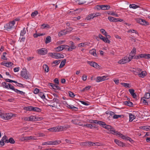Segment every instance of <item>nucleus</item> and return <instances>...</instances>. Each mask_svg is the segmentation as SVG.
Here are the masks:
<instances>
[{
  "instance_id": "obj_58",
  "label": "nucleus",
  "mask_w": 150,
  "mask_h": 150,
  "mask_svg": "<svg viewBox=\"0 0 150 150\" xmlns=\"http://www.w3.org/2000/svg\"><path fill=\"white\" fill-rule=\"evenodd\" d=\"M91 87V86H86L82 90V91L84 92L87 91Z\"/></svg>"
},
{
  "instance_id": "obj_43",
  "label": "nucleus",
  "mask_w": 150,
  "mask_h": 150,
  "mask_svg": "<svg viewBox=\"0 0 150 150\" xmlns=\"http://www.w3.org/2000/svg\"><path fill=\"white\" fill-rule=\"evenodd\" d=\"M26 33V30L25 28H24L23 30L21 31L20 35L21 36H23Z\"/></svg>"
},
{
  "instance_id": "obj_29",
  "label": "nucleus",
  "mask_w": 150,
  "mask_h": 150,
  "mask_svg": "<svg viewBox=\"0 0 150 150\" xmlns=\"http://www.w3.org/2000/svg\"><path fill=\"white\" fill-rule=\"evenodd\" d=\"M141 100L145 105H148L149 103L150 104V102L149 101H148L146 100H145L144 99V98L141 99Z\"/></svg>"
},
{
  "instance_id": "obj_21",
  "label": "nucleus",
  "mask_w": 150,
  "mask_h": 150,
  "mask_svg": "<svg viewBox=\"0 0 150 150\" xmlns=\"http://www.w3.org/2000/svg\"><path fill=\"white\" fill-rule=\"evenodd\" d=\"M64 46L63 45H61L55 48V50L57 52H59L62 51L63 50V47Z\"/></svg>"
},
{
  "instance_id": "obj_36",
  "label": "nucleus",
  "mask_w": 150,
  "mask_h": 150,
  "mask_svg": "<svg viewBox=\"0 0 150 150\" xmlns=\"http://www.w3.org/2000/svg\"><path fill=\"white\" fill-rule=\"evenodd\" d=\"M76 2L79 4H82L85 3L86 1L84 0H75Z\"/></svg>"
},
{
  "instance_id": "obj_54",
  "label": "nucleus",
  "mask_w": 150,
  "mask_h": 150,
  "mask_svg": "<svg viewBox=\"0 0 150 150\" xmlns=\"http://www.w3.org/2000/svg\"><path fill=\"white\" fill-rule=\"evenodd\" d=\"M88 122L91 123H95L96 124V122H97L98 120H88Z\"/></svg>"
},
{
  "instance_id": "obj_60",
  "label": "nucleus",
  "mask_w": 150,
  "mask_h": 150,
  "mask_svg": "<svg viewBox=\"0 0 150 150\" xmlns=\"http://www.w3.org/2000/svg\"><path fill=\"white\" fill-rule=\"evenodd\" d=\"M100 32L104 35H106L107 34V33L105 31V30L104 29H101L100 30Z\"/></svg>"
},
{
  "instance_id": "obj_44",
  "label": "nucleus",
  "mask_w": 150,
  "mask_h": 150,
  "mask_svg": "<svg viewBox=\"0 0 150 150\" xmlns=\"http://www.w3.org/2000/svg\"><path fill=\"white\" fill-rule=\"evenodd\" d=\"M8 89L10 88L11 89L15 92L16 90L17 89H15L14 87L10 83H8Z\"/></svg>"
},
{
  "instance_id": "obj_50",
  "label": "nucleus",
  "mask_w": 150,
  "mask_h": 150,
  "mask_svg": "<svg viewBox=\"0 0 150 150\" xmlns=\"http://www.w3.org/2000/svg\"><path fill=\"white\" fill-rule=\"evenodd\" d=\"M42 146L44 145H51L50 143V141L43 143L42 144Z\"/></svg>"
},
{
  "instance_id": "obj_23",
  "label": "nucleus",
  "mask_w": 150,
  "mask_h": 150,
  "mask_svg": "<svg viewBox=\"0 0 150 150\" xmlns=\"http://www.w3.org/2000/svg\"><path fill=\"white\" fill-rule=\"evenodd\" d=\"M57 127H52L51 128H50L48 129V130L49 131L51 132H58V130H57Z\"/></svg>"
},
{
  "instance_id": "obj_61",
  "label": "nucleus",
  "mask_w": 150,
  "mask_h": 150,
  "mask_svg": "<svg viewBox=\"0 0 150 150\" xmlns=\"http://www.w3.org/2000/svg\"><path fill=\"white\" fill-rule=\"evenodd\" d=\"M6 81L7 82H13V83H17V81H13V80H10L9 79H6Z\"/></svg>"
},
{
  "instance_id": "obj_13",
  "label": "nucleus",
  "mask_w": 150,
  "mask_h": 150,
  "mask_svg": "<svg viewBox=\"0 0 150 150\" xmlns=\"http://www.w3.org/2000/svg\"><path fill=\"white\" fill-rule=\"evenodd\" d=\"M98 37L104 42L107 43H110V41L108 39H107V38H106L103 37L101 34H99Z\"/></svg>"
},
{
  "instance_id": "obj_64",
  "label": "nucleus",
  "mask_w": 150,
  "mask_h": 150,
  "mask_svg": "<svg viewBox=\"0 0 150 150\" xmlns=\"http://www.w3.org/2000/svg\"><path fill=\"white\" fill-rule=\"evenodd\" d=\"M7 139V136L6 135H4L2 137L1 140H2V141H4L6 143V140H8V139Z\"/></svg>"
},
{
  "instance_id": "obj_4",
  "label": "nucleus",
  "mask_w": 150,
  "mask_h": 150,
  "mask_svg": "<svg viewBox=\"0 0 150 150\" xmlns=\"http://www.w3.org/2000/svg\"><path fill=\"white\" fill-rule=\"evenodd\" d=\"M15 24V21H13L7 24L6 26H5V27L6 28L7 30H9L15 27L14 25Z\"/></svg>"
},
{
  "instance_id": "obj_15",
  "label": "nucleus",
  "mask_w": 150,
  "mask_h": 150,
  "mask_svg": "<svg viewBox=\"0 0 150 150\" xmlns=\"http://www.w3.org/2000/svg\"><path fill=\"white\" fill-rule=\"evenodd\" d=\"M1 64L2 65L4 66L7 67H10V66L13 65V63L11 62H2Z\"/></svg>"
},
{
  "instance_id": "obj_49",
  "label": "nucleus",
  "mask_w": 150,
  "mask_h": 150,
  "mask_svg": "<svg viewBox=\"0 0 150 150\" xmlns=\"http://www.w3.org/2000/svg\"><path fill=\"white\" fill-rule=\"evenodd\" d=\"M77 10H73L72 11H69L68 12V13L69 14L71 15H75L76 13V11Z\"/></svg>"
},
{
  "instance_id": "obj_24",
  "label": "nucleus",
  "mask_w": 150,
  "mask_h": 150,
  "mask_svg": "<svg viewBox=\"0 0 150 150\" xmlns=\"http://www.w3.org/2000/svg\"><path fill=\"white\" fill-rule=\"evenodd\" d=\"M15 142V140L12 137H10L8 140L6 141V143H10L11 144H14Z\"/></svg>"
},
{
  "instance_id": "obj_51",
  "label": "nucleus",
  "mask_w": 150,
  "mask_h": 150,
  "mask_svg": "<svg viewBox=\"0 0 150 150\" xmlns=\"http://www.w3.org/2000/svg\"><path fill=\"white\" fill-rule=\"evenodd\" d=\"M150 97V95L149 93H146L145 94L144 98H146L147 99H148Z\"/></svg>"
},
{
  "instance_id": "obj_48",
  "label": "nucleus",
  "mask_w": 150,
  "mask_h": 150,
  "mask_svg": "<svg viewBox=\"0 0 150 150\" xmlns=\"http://www.w3.org/2000/svg\"><path fill=\"white\" fill-rule=\"evenodd\" d=\"M87 42L81 43L78 44V46L79 47H84L87 45Z\"/></svg>"
},
{
  "instance_id": "obj_5",
  "label": "nucleus",
  "mask_w": 150,
  "mask_h": 150,
  "mask_svg": "<svg viewBox=\"0 0 150 150\" xmlns=\"http://www.w3.org/2000/svg\"><path fill=\"white\" fill-rule=\"evenodd\" d=\"M21 75L22 77L26 79L29 78V75L26 69H23L21 72Z\"/></svg>"
},
{
  "instance_id": "obj_42",
  "label": "nucleus",
  "mask_w": 150,
  "mask_h": 150,
  "mask_svg": "<svg viewBox=\"0 0 150 150\" xmlns=\"http://www.w3.org/2000/svg\"><path fill=\"white\" fill-rule=\"evenodd\" d=\"M38 95L42 99H44L45 98V96L42 92H40L38 93Z\"/></svg>"
},
{
  "instance_id": "obj_47",
  "label": "nucleus",
  "mask_w": 150,
  "mask_h": 150,
  "mask_svg": "<svg viewBox=\"0 0 150 150\" xmlns=\"http://www.w3.org/2000/svg\"><path fill=\"white\" fill-rule=\"evenodd\" d=\"M41 26L42 27V28H50V26L46 24H43Z\"/></svg>"
},
{
  "instance_id": "obj_55",
  "label": "nucleus",
  "mask_w": 150,
  "mask_h": 150,
  "mask_svg": "<svg viewBox=\"0 0 150 150\" xmlns=\"http://www.w3.org/2000/svg\"><path fill=\"white\" fill-rule=\"evenodd\" d=\"M138 7V6L137 5L134 4H131L129 5L130 8L134 9L137 8Z\"/></svg>"
},
{
  "instance_id": "obj_26",
  "label": "nucleus",
  "mask_w": 150,
  "mask_h": 150,
  "mask_svg": "<svg viewBox=\"0 0 150 150\" xmlns=\"http://www.w3.org/2000/svg\"><path fill=\"white\" fill-rule=\"evenodd\" d=\"M43 68L44 71L46 72H48L49 71L48 66L46 64H44L43 66Z\"/></svg>"
},
{
  "instance_id": "obj_34",
  "label": "nucleus",
  "mask_w": 150,
  "mask_h": 150,
  "mask_svg": "<svg viewBox=\"0 0 150 150\" xmlns=\"http://www.w3.org/2000/svg\"><path fill=\"white\" fill-rule=\"evenodd\" d=\"M125 105L129 106L132 107V103L129 101H125L124 102Z\"/></svg>"
},
{
  "instance_id": "obj_41",
  "label": "nucleus",
  "mask_w": 150,
  "mask_h": 150,
  "mask_svg": "<svg viewBox=\"0 0 150 150\" xmlns=\"http://www.w3.org/2000/svg\"><path fill=\"white\" fill-rule=\"evenodd\" d=\"M32 106H29L28 107H25L24 108V110L28 111H32Z\"/></svg>"
},
{
  "instance_id": "obj_38",
  "label": "nucleus",
  "mask_w": 150,
  "mask_h": 150,
  "mask_svg": "<svg viewBox=\"0 0 150 150\" xmlns=\"http://www.w3.org/2000/svg\"><path fill=\"white\" fill-rule=\"evenodd\" d=\"M36 120V116L31 115L29 117V121H35Z\"/></svg>"
},
{
  "instance_id": "obj_35",
  "label": "nucleus",
  "mask_w": 150,
  "mask_h": 150,
  "mask_svg": "<svg viewBox=\"0 0 150 150\" xmlns=\"http://www.w3.org/2000/svg\"><path fill=\"white\" fill-rule=\"evenodd\" d=\"M136 54V48L135 47H133L129 54L130 55H132L134 56H135V55Z\"/></svg>"
},
{
  "instance_id": "obj_11",
  "label": "nucleus",
  "mask_w": 150,
  "mask_h": 150,
  "mask_svg": "<svg viewBox=\"0 0 150 150\" xmlns=\"http://www.w3.org/2000/svg\"><path fill=\"white\" fill-rule=\"evenodd\" d=\"M69 45H70V47H68V51H71L73 50L74 49L76 48L74 43L72 41L69 42Z\"/></svg>"
},
{
  "instance_id": "obj_45",
  "label": "nucleus",
  "mask_w": 150,
  "mask_h": 150,
  "mask_svg": "<svg viewBox=\"0 0 150 150\" xmlns=\"http://www.w3.org/2000/svg\"><path fill=\"white\" fill-rule=\"evenodd\" d=\"M38 11H36L32 12L31 14V16L32 17H34L38 15Z\"/></svg>"
},
{
  "instance_id": "obj_3",
  "label": "nucleus",
  "mask_w": 150,
  "mask_h": 150,
  "mask_svg": "<svg viewBox=\"0 0 150 150\" xmlns=\"http://www.w3.org/2000/svg\"><path fill=\"white\" fill-rule=\"evenodd\" d=\"M104 128L109 130V133L115 134V133L117 131H115V129L111 126L109 125L106 124Z\"/></svg>"
},
{
  "instance_id": "obj_6",
  "label": "nucleus",
  "mask_w": 150,
  "mask_h": 150,
  "mask_svg": "<svg viewBox=\"0 0 150 150\" xmlns=\"http://www.w3.org/2000/svg\"><path fill=\"white\" fill-rule=\"evenodd\" d=\"M87 63L89 64L91 66L98 69H101V67L97 63L94 62L88 61Z\"/></svg>"
},
{
  "instance_id": "obj_56",
  "label": "nucleus",
  "mask_w": 150,
  "mask_h": 150,
  "mask_svg": "<svg viewBox=\"0 0 150 150\" xmlns=\"http://www.w3.org/2000/svg\"><path fill=\"white\" fill-rule=\"evenodd\" d=\"M134 57V56L132 55H130L129 54V57H128V61L129 62H130L132 59Z\"/></svg>"
},
{
  "instance_id": "obj_37",
  "label": "nucleus",
  "mask_w": 150,
  "mask_h": 150,
  "mask_svg": "<svg viewBox=\"0 0 150 150\" xmlns=\"http://www.w3.org/2000/svg\"><path fill=\"white\" fill-rule=\"evenodd\" d=\"M8 83L6 82H2L1 84L2 86L4 88L8 89Z\"/></svg>"
},
{
  "instance_id": "obj_30",
  "label": "nucleus",
  "mask_w": 150,
  "mask_h": 150,
  "mask_svg": "<svg viewBox=\"0 0 150 150\" xmlns=\"http://www.w3.org/2000/svg\"><path fill=\"white\" fill-rule=\"evenodd\" d=\"M89 52L91 54L93 55L95 57L97 56L96 50L95 49H93L92 50H91Z\"/></svg>"
},
{
  "instance_id": "obj_1",
  "label": "nucleus",
  "mask_w": 150,
  "mask_h": 150,
  "mask_svg": "<svg viewBox=\"0 0 150 150\" xmlns=\"http://www.w3.org/2000/svg\"><path fill=\"white\" fill-rule=\"evenodd\" d=\"M50 104L48 105L52 107L57 108L58 105H59L60 100L57 98H54L52 100H49Z\"/></svg>"
},
{
  "instance_id": "obj_31",
  "label": "nucleus",
  "mask_w": 150,
  "mask_h": 150,
  "mask_svg": "<svg viewBox=\"0 0 150 150\" xmlns=\"http://www.w3.org/2000/svg\"><path fill=\"white\" fill-rule=\"evenodd\" d=\"M129 120L130 121H132L135 118V116L132 114L131 113H129Z\"/></svg>"
},
{
  "instance_id": "obj_22",
  "label": "nucleus",
  "mask_w": 150,
  "mask_h": 150,
  "mask_svg": "<svg viewBox=\"0 0 150 150\" xmlns=\"http://www.w3.org/2000/svg\"><path fill=\"white\" fill-rule=\"evenodd\" d=\"M96 124L99 125L100 126L104 128L106 124L104 122L98 121L96 122Z\"/></svg>"
},
{
  "instance_id": "obj_16",
  "label": "nucleus",
  "mask_w": 150,
  "mask_h": 150,
  "mask_svg": "<svg viewBox=\"0 0 150 150\" xmlns=\"http://www.w3.org/2000/svg\"><path fill=\"white\" fill-rule=\"evenodd\" d=\"M114 142L116 144H117L118 145L120 146L123 147L124 146H125V145L123 142L120 141L117 139H114Z\"/></svg>"
},
{
  "instance_id": "obj_20",
  "label": "nucleus",
  "mask_w": 150,
  "mask_h": 150,
  "mask_svg": "<svg viewBox=\"0 0 150 150\" xmlns=\"http://www.w3.org/2000/svg\"><path fill=\"white\" fill-rule=\"evenodd\" d=\"M49 85L53 89H54L60 90V89H61V88L60 87H59V86H58L57 85H55V84L52 83H50Z\"/></svg>"
},
{
  "instance_id": "obj_53",
  "label": "nucleus",
  "mask_w": 150,
  "mask_h": 150,
  "mask_svg": "<svg viewBox=\"0 0 150 150\" xmlns=\"http://www.w3.org/2000/svg\"><path fill=\"white\" fill-rule=\"evenodd\" d=\"M15 92H16L17 93H19L21 95H24L25 94V93L23 92L22 91H21L19 90H18V89L16 90Z\"/></svg>"
},
{
  "instance_id": "obj_18",
  "label": "nucleus",
  "mask_w": 150,
  "mask_h": 150,
  "mask_svg": "<svg viewBox=\"0 0 150 150\" xmlns=\"http://www.w3.org/2000/svg\"><path fill=\"white\" fill-rule=\"evenodd\" d=\"M115 134L118 135V136H119L122 139H123L126 140L127 139V137H126L125 136L121 134L120 132H117V131L115 133Z\"/></svg>"
},
{
  "instance_id": "obj_25",
  "label": "nucleus",
  "mask_w": 150,
  "mask_h": 150,
  "mask_svg": "<svg viewBox=\"0 0 150 150\" xmlns=\"http://www.w3.org/2000/svg\"><path fill=\"white\" fill-rule=\"evenodd\" d=\"M57 130H58V132L62 131L67 129V127L63 126H57Z\"/></svg>"
},
{
  "instance_id": "obj_7",
  "label": "nucleus",
  "mask_w": 150,
  "mask_h": 150,
  "mask_svg": "<svg viewBox=\"0 0 150 150\" xmlns=\"http://www.w3.org/2000/svg\"><path fill=\"white\" fill-rule=\"evenodd\" d=\"M137 21L138 23L142 25H149V22L142 18H138L137 20Z\"/></svg>"
},
{
  "instance_id": "obj_32",
  "label": "nucleus",
  "mask_w": 150,
  "mask_h": 150,
  "mask_svg": "<svg viewBox=\"0 0 150 150\" xmlns=\"http://www.w3.org/2000/svg\"><path fill=\"white\" fill-rule=\"evenodd\" d=\"M66 59H64L62 60L59 66V68H61L63 67L66 63Z\"/></svg>"
},
{
  "instance_id": "obj_9",
  "label": "nucleus",
  "mask_w": 150,
  "mask_h": 150,
  "mask_svg": "<svg viewBox=\"0 0 150 150\" xmlns=\"http://www.w3.org/2000/svg\"><path fill=\"white\" fill-rule=\"evenodd\" d=\"M38 53L40 55H45L47 54V50L45 48H41L37 50Z\"/></svg>"
},
{
  "instance_id": "obj_27",
  "label": "nucleus",
  "mask_w": 150,
  "mask_h": 150,
  "mask_svg": "<svg viewBox=\"0 0 150 150\" xmlns=\"http://www.w3.org/2000/svg\"><path fill=\"white\" fill-rule=\"evenodd\" d=\"M140 128L141 129H142L143 130H145L146 131L150 130V126H143L141 127Z\"/></svg>"
},
{
  "instance_id": "obj_2",
  "label": "nucleus",
  "mask_w": 150,
  "mask_h": 150,
  "mask_svg": "<svg viewBox=\"0 0 150 150\" xmlns=\"http://www.w3.org/2000/svg\"><path fill=\"white\" fill-rule=\"evenodd\" d=\"M1 117L5 120H9L11 118L15 115H13L11 113H2L0 115Z\"/></svg>"
},
{
  "instance_id": "obj_12",
  "label": "nucleus",
  "mask_w": 150,
  "mask_h": 150,
  "mask_svg": "<svg viewBox=\"0 0 150 150\" xmlns=\"http://www.w3.org/2000/svg\"><path fill=\"white\" fill-rule=\"evenodd\" d=\"M142 71V69L140 68L134 69L133 68V69L131 70V71L135 75H139V73Z\"/></svg>"
},
{
  "instance_id": "obj_39",
  "label": "nucleus",
  "mask_w": 150,
  "mask_h": 150,
  "mask_svg": "<svg viewBox=\"0 0 150 150\" xmlns=\"http://www.w3.org/2000/svg\"><path fill=\"white\" fill-rule=\"evenodd\" d=\"M34 111H36L37 112H40L41 111V109L38 107H32V110Z\"/></svg>"
},
{
  "instance_id": "obj_8",
  "label": "nucleus",
  "mask_w": 150,
  "mask_h": 150,
  "mask_svg": "<svg viewBox=\"0 0 150 150\" xmlns=\"http://www.w3.org/2000/svg\"><path fill=\"white\" fill-rule=\"evenodd\" d=\"M129 62L128 57L125 56L118 62V63L120 64H124Z\"/></svg>"
},
{
  "instance_id": "obj_40",
  "label": "nucleus",
  "mask_w": 150,
  "mask_h": 150,
  "mask_svg": "<svg viewBox=\"0 0 150 150\" xmlns=\"http://www.w3.org/2000/svg\"><path fill=\"white\" fill-rule=\"evenodd\" d=\"M67 107L70 109H72V110H74V109H77V108L74 106L73 105H69L68 104H67Z\"/></svg>"
},
{
  "instance_id": "obj_17",
  "label": "nucleus",
  "mask_w": 150,
  "mask_h": 150,
  "mask_svg": "<svg viewBox=\"0 0 150 150\" xmlns=\"http://www.w3.org/2000/svg\"><path fill=\"white\" fill-rule=\"evenodd\" d=\"M48 54L52 58L58 59L57 54L56 53H49Z\"/></svg>"
},
{
  "instance_id": "obj_19",
  "label": "nucleus",
  "mask_w": 150,
  "mask_h": 150,
  "mask_svg": "<svg viewBox=\"0 0 150 150\" xmlns=\"http://www.w3.org/2000/svg\"><path fill=\"white\" fill-rule=\"evenodd\" d=\"M147 74L146 72L145 71H142L139 73V76L142 78H144Z\"/></svg>"
},
{
  "instance_id": "obj_63",
  "label": "nucleus",
  "mask_w": 150,
  "mask_h": 150,
  "mask_svg": "<svg viewBox=\"0 0 150 150\" xmlns=\"http://www.w3.org/2000/svg\"><path fill=\"white\" fill-rule=\"evenodd\" d=\"M129 91L131 95H132L134 93V90L133 89H129Z\"/></svg>"
},
{
  "instance_id": "obj_10",
  "label": "nucleus",
  "mask_w": 150,
  "mask_h": 150,
  "mask_svg": "<svg viewBox=\"0 0 150 150\" xmlns=\"http://www.w3.org/2000/svg\"><path fill=\"white\" fill-rule=\"evenodd\" d=\"M107 76H98L97 77L96 79V81L97 82H99L100 81H104L107 79Z\"/></svg>"
},
{
  "instance_id": "obj_57",
  "label": "nucleus",
  "mask_w": 150,
  "mask_h": 150,
  "mask_svg": "<svg viewBox=\"0 0 150 150\" xmlns=\"http://www.w3.org/2000/svg\"><path fill=\"white\" fill-rule=\"evenodd\" d=\"M128 33H135L136 34H138V32L135 30L133 29H130L127 31Z\"/></svg>"
},
{
  "instance_id": "obj_33",
  "label": "nucleus",
  "mask_w": 150,
  "mask_h": 150,
  "mask_svg": "<svg viewBox=\"0 0 150 150\" xmlns=\"http://www.w3.org/2000/svg\"><path fill=\"white\" fill-rule=\"evenodd\" d=\"M121 84L124 87L127 88H130L131 86L129 83H121Z\"/></svg>"
},
{
  "instance_id": "obj_59",
  "label": "nucleus",
  "mask_w": 150,
  "mask_h": 150,
  "mask_svg": "<svg viewBox=\"0 0 150 150\" xmlns=\"http://www.w3.org/2000/svg\"><path fill=\"white\" fill-rule=\"evenodd\" d=\"M79 144L81 146H87V142H80Z\"/></svg>"
},
{
  "instance_id": "obj_14",
  "label": "nucleus",
  "mask_w": 150,
  "mask_h": 150,
  "mask_svg": "<svg viewBox=\"0 0 150 150\" xmlns=\"http://www.w3.org/2000/svg\"><path fill=\"white\" fill-rule=\"evenodd\" d=\"M68 31L66 30H62L58 33V35L59 37L64 35L68 33Z\"/></svg>"
},
{
  "instance_id": "obj_62",
  "label": "nucleus",
  "mask_w": 150,
  "mask_h": 150,
  "mask_svg": "<svg viewBox=\"0 0 150 150\" xmlns=\"http://www.w3.org/2000/svg\"><path fill=\"white\" fill-rule=\"evenodd\" d=\"M58 56V59L60 58H63L64 55L61 54L57 53Z\"/></svg>"
},
{
  "instance_id": "obj_46",
  "label": "nucleus",
  "mask_w": 150,
  "mask_h": 150,
  "mask_svg": "<svg viewBox=\"0 0 150 150\" xmlns=\"http://www.w3.org/2000/svg\"><path fill=\"white\" fill-rule=\"evenodd\" d=\"M51 37L50 36H48L46 38L45 43L46 44L49 43L51 42Z\"/></svg>"
},
{
  "instance_id": "obj_52",
  "label": "nucleus",
  "mask_w": 150,
  "mask_h": 150,
  "mask_svg": "<svg viewBox=\"0 0 150 150\" xmlns=\"http://www.w3.org/2000/svg\"><path fill=\"white\" fill-rule=\"evenodd\" d=\"M6 54V52H4L3 53V55L1 57V59H3L4 60H8V59H7V58H6L5 57V56Z\"/></svg>"
},
{
  "instance_id": "obj_28",
  "label": "nucleus",
  "mask_w": 150,
  "mask_h": 150,
  "mask_svg": "<svg viewBox=\"0 0 150 150\" xmlns=\"http://www.w3.org/2000/svg\"><path fill=\"white\" fill-rule=\"evenodd\" d=\"M110 8V6L108 5H102V9L103 10H108Z\"/></svg>"
}]
</instances>
